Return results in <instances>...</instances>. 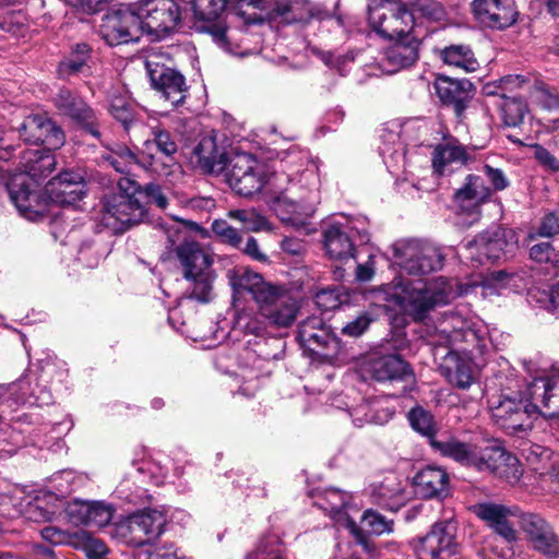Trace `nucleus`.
Here are the masks:
<instances>
[{
    "label": "nucleus",
    "instance_id": "obj_63",
    "mask_svg": "<svg viewBox=\"0 0 559 559\" xmlns=\"http://www.w3.org/2000/svg\"><path fill=\"white\" fill-rule=\"evenodd\" d=\"M213 233L223 241L235 248H240L241 237L237 229L229 226L224 219H215L212 224Z\"/></svg>",
    "mask_w": 559,
    "mask_h": 559
},
{
    "label": "nucleus",
    "instance_id": "obj_25",
    "mask_svg": "<svg viewBox=\"0 0 559 559\" xmlns=\"http://www.w3.org/2000/svg\"><path fill=\"white\" fill-rule=\"evenodd\" d=\"M258 306L267 322L277 328L289 326L296 320L298 312L297 301L280 286H276L270 293V297L266 296L265 300Z\"/></svg>",
    "mask_w": 559,
    "mask_h": 559
},
{
    "label": "nucleus",
    "instance_id": "obj_51",
    "mask_svg": "<svg viewBox=\"0 0 559 559\" xmlns=\"http://www.w3.org/2000/svg\"><path fill=\"white\" fill-rule=\"evenodd\" d=\"M152 139L146 140L145 146L147 150H152L155 146L156 152L166 155L168 157H175L178 145L169 131L155 127L152 129Z\"/></svg>",
    "mask_w": 559,
    "mask_h": 559
},
{
    "label": "nucleus",
    "instance_id": "obj_29",
    "mask_svg": "<svg viewBox=\"0 0 559 559\" xmlns=\"http://www.w3.org/2000/svg\"><path fill=\"white\" fill-rule=\"evenodd\" d=\"M475 513L507 542L512 543L516 540V531L509 522V519L514 516L520 519L522 512L518 507L485 502L475 507Z\"/></svg>",
    "mask_w": 559,
    "mask_h": 559
},
{
    "label": "nucleus",
    "instance_id": "obj_38",
    "mask_svg": "<svg viewBox=\"0 0 559 559\" xmlns=\"http://www.w3.org/2000/svg\"><path fill=\"white\" fill-rule=\"evenodd\" d=\"M193 154L200 167L206 173H219L227 163V156L223 147L217 145L213 134L204 135L193 150Z\"/></svg>",
    "mask_w": 559,
    "mask_h": 559
},
{
    "label": "nucleus",
    "instance_id": "obj_21",
    "mask_svg": "<svg viewBox=\"0 0 559 559\" xmlns=\"http://www.w3.org/2000/svg\"><path fill=\"white\" fill-rule=\"evenodd\" d=\"M20 136L27 143L57 150L64 143V133L49 117L43 114L27 116L19 128Z\"/></svg>",
    "mask_w": 559,
    "mask_h": 559
},
{
    "label": "nucleus",
    "instance_id": "obj_12",
    "mask_svg": "<svg viewBox=\"0 0 559 559\" xmlns=\"http://www.w3.org/2000/svg\"><path fill=\"white\" fill-rule=\"evenodd\" d=\"M145 36L159 40L175 32L182 21L178 0H141L138 5Z\"/></svg>",
    "mask_w": 559,
    "mask_h": 559
},
{
    "label": "nucleus",
    "instance_id": "obj_48",
    "mask_svg": "<svg viewBox=\"0 0 559 559\" xmlns=\"http://www.w3.org/2000/svg\"><path fill=\"white\" fill-rule=\"evenodd\" d=\"M88 58L90 47L84 43L76 44L71 52V56L59 63V75L62 78H69L79 72H82Z\"/></svg>",
    "mask_w": 559,
    "mask_h": 559
},
{
    "label": "nucleus",
    "instance_id": "obj_27",
    "mask_svg": "<svg viewBox=\"0 0 559 559\" xmlns=\"http://www.w3.org/2000/svg\"><path fill=\"white\" fill-rule=\"evenodd\" d=\"M473 12L478 22L490 28H504L516 21L513 0H474Z\"/></svg>",
    "mask_w": 559,
    "mask_h": 559
},
{
    "label": "nucleus",
    "instance_id": "obj_31",
    "mask_svg": "<svg viewBox=\"0 0 559 559\" xmlns=\"http://www.w3.org/2000/svg\"><path fill=\"white\" fill-rule=\"evenodd\" d=\"M413 486L421 498L443 499L450 492V478L442 467L426 466L413 477Z\"/></svg>",
    "mask_w": 559,
    "mask_h": 559
},
{
    "label": "nucleus",
    "instance_id": "obj_5",
    "mask_svg": "<svg viewBox=\"0 0 559 559\" xmlns=\"http://www.w3.org/2000/svg\"><path fill=\"white\" fill-rule=\"evenodd\" d=\"M288 179L287 176L271 171L266 164L247 153L237 154L231 158L226 174L229 187L242 197H252L266 188L267 192L276 198L277 193L283 192V183Z\"/></svg>",
    "mask_w": 559,
    "mask_h": 559
},
{
    "label": "nucleus",
    "instance_id": "obj_9",
    "mask_svg": "<svg viewBox=\"0 0 559 559\" xmlns=\"http://www.w3.org/2000/svg\"><path fill=\"white\" fill-rule=\"evenodd\" d=\"M314 504L329 514L338 527L347 530L355 544L364 552L370 554L373 550L368 534L355 522L359 507L353 502L349 493L336 488H329L316 498Z\"/></svg>",
    "mask_w": 559,
    "mask_h": 559
},
{
    "label": "nucleus",
    "instance_id": "obj_54",
    "mask_svg": "<svg viewBox=\"0 0 559 559\" xmlns=\"http://www.w3.org/2000/svg\"><path fill=\"white\" fill-rule=\"evenodd\" d=\"M532 87H536L539 92H545L544 87L535 79L519 74L503 76L499 80L498 84L501 95H507V93H512L516 90L530 91Z\"/></svg>",
    "mask_w": 559,
    "mask_h": 559
},
{
    "label": "nucleus",
    "instance_id": "obj_8",
    "mask_svg": "<svg viewBox=\"0 0 559 559\" xmlns=\"http://www.w3.org/2000/svg\"><path fill=\"white\" fill-rule=\"evenodd\" d=\"M118 187L121 193L111 197L104 203L102 222L115 231L122 233L144 222L147 212L135 197L139 186L134 181L121 178L118 181Z\"/></svg>",
    "mask_w": 559,
    "mask_h": 559
},
{
    "label": "nucleus",
    "instance_id": "obj_19",
    "mask_svg": "<svg viewBox=\"0 0 559 559\" xmlns=\"http://www.w3.org/2000/svg\"><path fill=\"white\" fill-rule=\"evenodd\" d=\"M297 338L305 349L316 355H334L340 347L337 337L323 319L316 316L307 318L299 324Z\"/></svg>",
    "mask_w": 559,
    "mask_h": 559
},
{
    "label": "nucleus",
    "instance_id": "obj_36",
    "mask_svg": "<svg viewBox=\"0 0 559 559\" xmlns=\"http://www.w3.org/2000/svg\"><path fill=\"white\" fill-rule=\"evenodd\" d=\"M324 247L329 257L341 263H347L355 258L354 245L345 226L329 225L324 230Z\"/></svg>",
    "mask_w": 559,
    "mask_h": 559
},
{
    "label": "nucleus",
    "instance_id": "obj_53",
    "mask_svg": "<svg viewBox=\"0 0 559 559\" xmlns=\"http://www.w3.org/2000/svg\"><path fill=\"white\" fill-rule=\"evenodd\" d=\"M521 453L531 467L540 473L551 457V451L548 448L535 443H524Z\"/></svg>",
    "mask_w": 559,
    "mask_h": 559
},
{
    "label": "nucleus",
    "instance_id": "obj_26",
    "mask_svg": "<svg viewBox=\"0 0 559 559\" xmlns=\"http://www.w3.org/2000/svg\"><path fill=\"white\" fill-rule=\"evenodd\" d=\"M53 102L62 115L82 124L94 138H100L93 109L79 95L68 88H60Z\"/></svg>",
    "mask_w": 559,
    "mask_h": 559
},
{
    "label": "nucleus",
    "instance_id": "obj_64",
    "mask_svg": "<svg viewBox=\"0 0 559 559\" xmlns=\"http://www.w3.org/2000/svg\"><path fill=\"white\" fill-rule=\"evenodd\" d=\"M41 537L53 545H70L73 547L76 532L70 533L56 526H45L40 531Z\"/></svg>",
    "mask_w": 559,
    "mask_h": 559
},
{
    "label": "nucleus",
    "instance_id": "obj_33",
    "mask_svg": "<svg viewBox=\"0 0 559 559\" xmlns=\"http://www.w3.org/2000/svg\"><path fill=\"white\" fill-rule=\"evenodd\" d=\"M31 377H21L16 382L8 385H0V405L7 404L9 407L15 405H37L44 406L52 403V395L48 390H41L38 395L34 392H21L24 385L31 384Z\"/></svg>",
    "mask_w": 559,
    "mask_h": 559
},
{
    "label": "nucleus",
    "instance_id": "obj_49",
    "mask_svg": "<svg viewBox=\"0 0 559 559\" xmlns=\"http://www.w3.org/2000/svg\"><path fill=\"white\" fill-rule=\"evenodd\" d=\"M266 321L261 310L259 312L242 311L236 318L235 329L247 335L262 337L266 333Z\"/></svg>",
    "mask_w": 559,
    "mask_h": 559
},
{
    "label": "nucleus",
    "instance_id": "obj_6",
    "mask_svg": "<svg viewBox=\"0 0 559 559\" xmlns=\"http://www.w3.org/2000/svg\"><path fill=\"white\" fill-rule=\"evenodd\" d=\"M176 255L183 270V278L188 287L183 297L209 302L212 299L213 260L211 254L195 240L185 241L176 248Z\"/></svg>",
    "mask_w": 559,
    "mask_h": 559
},
{
    "label": "nucleus",
    "instance_id": "obj_35",
    "mask_svg": "<svg viewBox=\"0 0 559 559\" xmlns=\"http://www.w3.org/2000/svg\"><path fill=\"white\" fill-rule=\"evenodd\" d=\"M468 81H459L449 78H439L436 82V92L440 100L452 106L455 115L460 117L466 109L471 99Z\"/></svg>",
    "mask_w": 559,
    "mask_h": 559
},
{
    "label": "nucleus",
    "instance_id": "obj_42",
    "mask_svg": "<svg viewBox=\"0 0 559 559\" xmlns=\"http://www.w3.org/2000/svg\"><path fill=\"white\" fill-rule=\"evenodd\" d=\"M267 17L273 22L290 24L305 21L307 13L299 1L274 0L267 12Z\"/></svg>",
    "mask_w": 559,
    "mask_h": 559
},
{
    "label": "nucleus",
    "instance_id": "obj_34",
    "mask_svg": "<svg viewBox=\"0 0 559 559\" xmlns=\"http://www.w3.org/2000/svg\"><path fill=\"white\" fill-rule=\"evenodd\" d=\"M370 497L373 503L390 511H397L408 499L403 483L395 475L386 476L382 481L373 484Z\"/></svg>",
    "mask_w": 559,
    "mask_h": 559
},
{
    "label": "nucleus",
    "instance_id": "obj_4",
    "mask_svg": "<svg viewBox=\"0 0 559 559\" xmlns=\"http://www.w3.org/2000/svg\"><path fill=\"white\" fill-rule=\"evenodd\" d=\"M276 175L287 176L282 193H277L276 201L289 203L293 212L297 206L310 213L319 202V160L306 152L292 151L282 160V170Z\"/></svg>",
    "mask_w": 559,
    "mask_h": 559
},
{
    "label": "nucleus",
    "instance_id": "obj_15",
    "mask_svg": "<svg viewBox=\"0 0 559 559\" xmlns=\"http://www.w3.org/2000/svg\"><path fill=\"white\" fill-rule=\"evenodd\" d=\"M515 248V234L500 228L480 234L464 246L466 257L478 264L506 258L512 254Z\"/></svg>",
    "mask_w": 559,
    "mask_h": 559
},
{
    "label": "nucleus",
    "instance_id": "obj_10",
    "mask_svg": "<svg viewBox=\"0 0 559 559\" xmlns=\"http://www.w3.org/2000/svg\"><path fill=\"white\" fill-rule=\"evenodd\" d=\"M233 0H192L191 9L194 19L200 23L197 28L200 32L209 34L213 41L224 51L245 56L238 51L239 44L233 43L234 32L225 25L222 15L226 11L227 4Z\"/></svg>",
    "mask_w": 559,
    "mask_h": 559
},
{
    "label": "nucleus",
    "instance_id": "obj_3",
    "mask_svg": "<svg viewBox=\"0 0 559 559\" xmlns=\"http://www.w3.org/2000/svg\"><path fill=\"white\" fill-rule=\"evenodd\" d=\"M433 445L442 456L450 457L462 466L495 474L512 486L523 476L520 460L496 441L477 444L451 439L447 442H433Z\"/></svg>",
    "mask_w": 559,
    "mask_h": 559
},
{
    "label": "nucleus",
    "instance_id": "obj_11",
    "mask_svg": "<svg viewBox=\"0 0 559 559\" xmlns=\"http://www.w3.org/2000/svg\"><path fill=\"white\" fill-rule=\"evenodd\" d=\"M392 252L393 264L409 275H425L442 266L440 250L426 241L397 240L392 245Z\"/></svg>",
    "mask_w": 559,
    "mask_h": 559
},
{
    "label": "nucleus",
    "instance_id": "obj_23",
    "mask_svg": "<svg viewBox=\"0 0 559 559\" xmlns=\"http://www.w3.org/2000/svg\"><path fill=\"white\" fill-rule=\"evenodd\" d=\"M145 67L153 87L158 91L162 97L173 106L183 103L188 87L185 76L178 71L159 66L151 58L145 61Z\"/></svg>",
    "mask_w": 559,
    "mask_h": 559
},
{
    "label": "nucleus",
    "instance_id": "obj_45",
    "mask_svg": "<svg viewBox=\"0 0 559 559\" xmlns=\"http://www.w3.org/2000/svg\"><path fill=\"white\" fill-rule=\"evenodd\" d=\"M502 103L500 105L502 119L508 127L520 126L527 112V104L522 96H509L502 94Z\"/></svg>",
    "mask_w": 559,
    "mask_h": 559
},
{
    "label": "nucleus",
    "instance_id": "obj_62",
    "mask_svg": "<svg viewBox=\"0 0 559 559\" xmlns=\"http://www.w3.org/2000/svg\"><path fill=\"white\" fill-rule=\"evenodd\" d=\"M78 481H82V477L71 469L60 471L51 478L52 488L60 495L72 491L76 487Z\"/></svg>",
    "mask_w": 559,
    "mask_h": 559
},
{
    "label": "nucleus",
    "instance_id": "obj_56",
    "mask_svg": "<svg viewBox=\"0 0 559 559\" xmlns=\"http://www.w3.org/2000/svg\"><path fill=\"white\" fill-rule=\"evenodd\" d=\"M361 522L365 528L374 535H381L384 533H390L393 530V521L388 520L382 514L373 511L367 510L361 516Z\"/></svg>",
    "mask_w": 559,
    "mask_h": 559
},
{
    "label": "nucleus",
    "instance_id": "obj_2",
    "mask_svg": "<svg viewBox=\"0 0 559 559\" xmlns=\"http://www.w3.org/2000/svg\"><path fill=\"white\" fill-rule=\"evenodd\" d=\"M488 328L478 318L447 312L428 335L435 361L455 386L466 390L474 382L472 360L487 349Z\"/></svg>",
    "mask_w": 559,
    "mask_h": 559
},
{
    "label": "nucleus",
    "instance_id": "obj_20",
    "mask_svg": "<svg viewBox=\"0 0 559 559\" xmlns=\"http://www.w3.org/2000/svg\"><path fill=\"white\" fill-rule=\"evenodd\" d=\"M415 551L418 559H452L459 551L453 525L435 524L427 535L418 539Z\"/></svg>",
    "mask_w": 559,
    "mask_h": 559
},
{
    "label": "nucleus",
    "instance_id": "obj_58",
    "mask_svg": "<svg viewBox=\"0 0 559 559\" xmlns=\"http://www.w3.org/2000/svg\"><path fill=\"white\" fill-rule=\"evenodd\" d=\"M228 217L240 222L245 229L252 231L261 230L266 224L265 218L253 209L230 210Z\"/></svg>",
    "mask_w": 559,
    "mask_h": 559
},
{
    "label": "nucleus",
    "instance_id": "obj_57",
    "mask_svg": "<svg viewBox=\"0 0 559 559\" xmlns=\"http://www.w3.org/2000/svg\"><path fill=\"white\" fill-rule=\"evenodd\" d=\"M414 2L409 5V10L414 12L416 21L418 20L416 14L430 21H441L445 15L443 7L437 1L415 0Z\"/></svg>",
    "mask_w": 559,
    "mask_h": 559
},
{
    "label": "nucleus",
    "instance_id": "obj_41",
    "mask_svg": "<svg viewBox=\"0 0 559 559\" xmlns=\"http://www.w3.org/2000/svg\"><path fill=\"white\" fill-rule=\"evenodd\" d=\"M411 427L424 437L430 440L431 447L440 453L433 445V442H447V440H436L435 437L438 432V424L433 415L420 406H416L408 412L407 415ZM452 438H450L451 440ZM449 441V439H448Z\"/></svg>",
    "mask_w": 559,
    "mask_h": 559
},
{
    "label": "nucleus",
    "instance_id": "obj_47",
    "mask_svg": "<svg viewBox=\"0 0 559 559\" xmlns=\"http://www.w3.org/2000/svg\"><path fill=\"white\" fill-rule=\"evenodd\" d=\"M108 148L109 153L105 159L117 173L129 174L134 165H139L140 156H136L128 146L116 143Z\"/></svg>",
    "mask_w": 559,
    "mask_h": 559
},
{
    "label": "nucleus",
    "instance_id": "obj_22",
    "mask_svg": "<svg viewBox=\"0 0 559 559\" xmlns=\"http://www.w3.org/2000/svg\"><path fill=\"white\" fill-rule=\"evenodd\" d=\"M491 195V189L486 186L483 177L468 175L463 186L454 193L453 201L457 212L468 217V224L480 218V206Z\"/></svg>",
    "mask_w": 559,
    "mask_h": 559
},
{
    "label": "nucleus",
    "instance_id": "obj_44",
    "mask_svg": "<svg viewBox=\"0 0 559 559\" xmlns=\"http://www.w3.org/2000/svg\"><path fill=\"white\" fill-rule=\"evenodd\" d=\"M139 166L157 177H169L179 169L175 157H168L158 152L141 155Z\"/></svg>",
    "mask_w": 559,
    "mask_h": 559
},
{
    "label": "nucleus",
    "instance_id": "obj_7",
    "mask_svg": "<svg viewBox=\"0 0 559 559\" xmlns=\"http://www.w3.org/2000/svg\"><path fill=\"white\" fill-rule=\"evenodd\" d=\"M415 0H370L368 25L372 32L385 39H394L411 33L416 27V17L409 10Z\"/></svg>",
    "mask_w": 559,
    "mask_h": 559
},
{
    "label": "nucleus",
    "instance_id": "obj_39",
    "mask_svg": "<svg viewBox=\"0 0 559 559\" xmlns=\"http://www.w3.org/2000/svg\"><path fill=\"white\" fill-rule=\"evenodd\" d=\"M467 160L468 154L456 139H449L438 144L432 154V166L441 175L451 171L453 165L463 166Z\"/></svg>",
    "mask_w": 559,
    "mask_h": 559
},
{
    "label": "nucleus",
    "instance_id": "obj_37",
    "mask_svg": "<svg viewBox=\"0 0 559 559\" xmlns=\"http://www.w3.org/2000/svg\"><path fill=\"white\" fill-rule=\"evenodd\" d=\"M380 138L379 152L383 163L391 174L397 175L406 167V151L401 141L400 132L396 130H384Z\"/></svg>",
    "mask_w": 559,
    "mask_h": 559
},
{
    "label": "nucleus",
    "instance_id": "obj_59",
    "mask_svg": "<svg viewBox=\"0 0 559 559\" xmlns=\"http://www.w3.org/2000/svg\"><path fill=\"white\" fill-rule=\"evenodd\" d=\"M528 296L531 300L536 301L542 308L547 309L554 316L559 318V284L549 293L539 289H530Z\"/></svg>",
    "mask_w": 559,
    "mask_h": 559
},
{
    "label": "nucleus",
    "instance_id": "obj_14",
    "mask_svg": "<svg viewBox=\"0 0 559 559\" xmlns=\"http://www.w3.org/2000/svg\"><path fill=\"white\" fill-rule=\"evenodd\" d=\"M538 404L533 401H516L511 397H498L490 402L491 416L495 423L506 432L513 435L526 431L533 426V417L537 415Z\"/></svg>",
    "mask_w": 559,
    "mask_h": 559
},
{
    "label": "nucleus",
    "instance_id": "obj_13",
    "mask_svg": "<svg viewBox=\"0 0 559 559\" xmlns=\"http://www.w3.org/2000/svg\"><path fill=\"white\" fill-rule=\"evenodd\" d=\"M165 524L164 512L145 508L121 520L116 525V533L128 544L143 546L159 537Z\"/></svg>",
    "mask_w": 559,
    "mask_h": 559
},
{
    "label": "nucleus",
    "instance_id": "obj_16",
    "mask_svg": "<svg viewBox=\"0 0 559 559\" xmlns=\"http://www.w3.org/2000/svg\"><path fill=\"white\" fill-rule=\"evenodd\" d=\"M100 35L109 46L138 41L145 35L138 9H120L105 15Z\"/></svg>",
    "mask_w": 559,
    "mask_h": 559
},
{
    "label": "nucleus",
    "instance_id": "obj_17",
    "mask_svg": "<svg viewBox=\"0 0 559 559\" xmlns=\"http://www.w3.org/2000/svg\"><path fill=\"white\" fill-rule=\"evenodd\" d=\"M10 200L26 219L35 221L46 211V201L41 198L35 180L26 175L13 176L7 183Z\"/></svg>",
    "mask_w": 559,
    "mask_h": 559
},
{
    "label": "nucleus",
    "instance_id": "obj_18",
    "mask_svg": "<svg viewBox=\"0 0 559 559\" xmlns=\"http://www.w3.org/2000/svg\"><path fill=\"white\" fill-rule=\"evenodd\" d=\"M519 524L535 551L551 559L559 556V537L542 515L522 512Z\"/></svg>",
    "mask_w": 559,
    "mask_h": 559
},
{
    "label": "nucleus",
    "instance_id": "obj_61",
    "mask_svg": "<svg viewBox=\"0 0 559 559\" xmlns=\"http://www.w3.org/2000/svg\"><path fill=\"white\" fill-rule=\"evenodd\" d=\"M342 302V294L336 287L321 289L314 296V304L322 311L334 310L338 308Z\"/></svg>",
    "mask_w": 559,
    "mask_h": 559
},
{
    "label": "nucleus",
    "instance_id": "obj_24",
    "mask_svg": "<svg viewBox=\"0 0 559 559\" xmlns=\"http://www.w3.org/2000/svg\"><path fill=\"white\" fill-rule=\"evenodd\" d=\"M527 395L538 404L537 414L545 417L559 415V369L534 378L528 384Z\"/></svg>",
    "mask_w": 559,
    "mask_h": 559
},
{
    "label": "nucleus",
    "instance_id": "obj_50",
    "mask_svg": "<svg viewBox=\"0 0 559 559\" xmlns=\"http://www.w3.org/2000/svg\"><path fill=\"white\" fill-rule=\"evenodd\" d=\"M109 111L112 117L120 121L126 129L132 123L134 119V106L127 95L110 94Z\"/></svg>",
    "mask_w": 559,
    "mask_h": 559
},
{
    "label": "nucleus",
    "instance_id": "obj_32",
    "mask_svg": "<svg viewBox=\"0 0 559 559\" xmlns=\"http://www.w3.org/2000/svg\"><path fill=\"white\" fill-rule=\"evenodd\" d=\"M395 38L396 41L384 51V59L393 68L391 71L411 67L419 57L420 41L415 31Z\"/></svg>",
    "mask_w": 559,
    "mask_h": 559
},
{
    "label": "nucleus",
    "instance_id": "obj_55",
    "mask_svg": "<svg viewBox=\"0 0 559 559\" xmlns=\"http://www.w3.org/2000/svg\"><path fill=\"white\" fill-rule=\"evenodd\" d=\"M115 513V508L104 501H91L88 519L86 525L104 527L110 523Z\"/></svg>",
    "mask_w": 559,
    "mask_h": 559
},
{
    "label": "nucleus",
    "instance_id": "obj_52",
    "mask_svg": "<svg viewBox=\"0 0 559 559\" xmlns=\"http://www.w3.org/2000/svg\"><path fill=\"white\" fill-rule=\"evenodd\" d=\"M73 547L82 549L88 559H103L108 549L105 543L95 538L86 531H76V537Z\"/></svg>",
    "mask_w": 559,
    "mask_h": 559
},
{
    "label": "nucleus",
    "instance_id": "obj_40",
    "mask_svg": "<svg viewBox=\"0 0 559 559\" xmlns=\"http://www.w3.org/2000/svg\"><path fill=\"white\" fill-rule=\"evenodd\" d=\"M369 371L377 381L406 379L412 377L409 366L397 355H386L373 359Z\"/></svg>",
    "mask_w": 559,
    "mask_h": 559
},
{
    "label": "nucleus",
    "instance_id": "obj_60",
    "mask_svg": "<svg viewBox=\"0 0 559 559\" xmlns=\"http://www.w3.org/2000/svg\"><path fill=\"white\" fill-rule=\"evenodd\" d=\"M91 501L73 499L66 503L63 513L68 521L74 525H86Z\"/></svg>",
    "mask_w": 559,
    "mask_h": 559
},
{
    "label": "nucleus",
    "instance_id": "obj_28",
    "mask_svg": "<svg viewBox=\"0 0 559 559\" xmlns=\"http://www.w3.org/2000/svg\"><path fill=\"white\" fill-rule=\"evenodd\" d=\"M227 277L235 296L249 294L257 304L264 301L266 296L270 297V293L276 287L265 282L261 274L246 266L229 270Z\"/></svg>",
    "mask_w": 559,
    "mask_h": 559
},
{
    "label": "nucleus",
    "instance_id": "obj_30",
    "mask_svg": "<svg viewBox=\"0 0 559 559\" xmlns=\"http://www.w3.org/2000/svg\"><path fill=\"white\" fill-rule=\"evenodd\" d=\"M46 193L55 203L74 205L84 195L83 176L74 171L61 173L48 182Z\"/></svg>",
    "mask_w": 559,
    "mask_h": 559
},
{
    "label": "nucleus",
    "instance_id": "obj_46",
    "mask_svg": "<svg viewBox=\"0 0 559 559\" xmlns=\"http://www.w3.org/2000/svg\"><path fill=\"white\" fill-rule=\"evenodd\" d=\"M442 60L456 68H461L466 72H473L477 69V61L473 51L467 46L453 45L441 51Z\"/></svg>",
    "mask_w": 559,
    "mask_h": 559
},
{
    "label": "nucleus",
    "instance_id": "obj_1",
    "mask_svg": "<svg viewBox=\"0 0 559 559\" xmlns=\"http://www.w3.org/2000/svg\"><path fill=\"white\" fill-rule=\"evenodd\" d=\"M520 276L504 271L492 272L480 280L461 284L443 276L431 281L396 277L382 285L380 293L389 308L408 316L416 322L424 321L437 307L450 304L462 295L475 293L485 298L519 288Z\"/></svg>",
    "mask_w": 559,
    "mask_h": 559
},
{
    "label": "nucleus",
    "instance_id": "obj_43",
    "mask_svg": "<svg viewBox=\"0 0 559 559\" xmlns=\"http://www.w3.org/2000/svg\"><path fill=\"white\" fill-rule=\"evenodd\" d=\"M349 415L356 427H362L365 424L383 425L392 418L394 412L389 408L380 409L378 402H367L355 407Z\"/></svg>",
    "mask_w": 559,
    "mask_h": 559
}]
</instances>
